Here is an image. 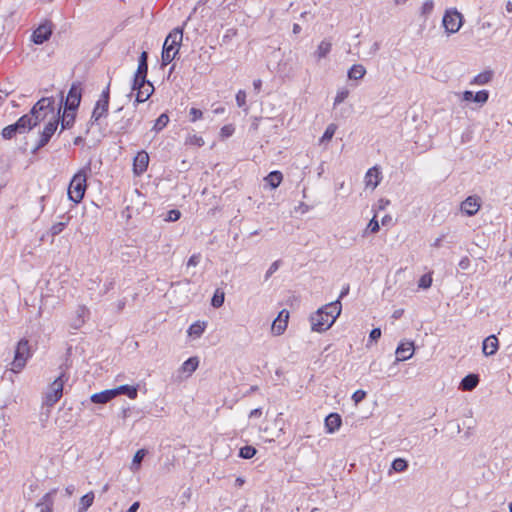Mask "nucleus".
Returning a JSON list of instances; mask_svg holds the SVG:
<instances>
[{
    "instance_id": "nucleus-1",
    "label": "nucleus",
    "mask_w": 512,
    "mask_h": 512,
    "mask_svg": "<svg viewBox=\"0 0 512 512\" xmlns=\"http://www.w3.org/2000/svg\"><path fill=\"white\" fill-rule=\"evenodd\" d=\"M90 168L88 166L79 169L70 180L67 195L70 201L80 203L87 190V179Z\"/></svg>"
},
{
    "instance_id": "nucleus-40",
    "label": "nucleus",
    "mask_w": 512,
    "mask_h": 512,
    "mask_svg": "<svg viewBox=\"0 0 512 512\" xmlns=\"http://www.w3.org/2000/svg\"><path fill=\"white\" fill-rule=\"evenodd\" d=\"M169 123V117L166 113L161 114L155 121L154 130L161 131Z\"/></svg>"
},
{
    "instance_id": "nucleus-23",
    "label": "nucleus",
    "mask_w": 512,
    "mask_h": 512,
    "mask_svg": "<svg viewBox=\"0 0 512 512\" xmlns=\"http://www.w3.org/2000/svg\"><path fill=\"white\" fill-rule=\"evenodd\" d=\"M115 397L118 395H127L130 399H136L138 396V386L121 385L114 388Z\"/></svg>"
},
{
    "instance_id": "nucleus-25",
    "label": "nucleus",
    "mask_w": 512,
    "mask_h": 512,
    "mask_svg": "<svg viewBox=\"0 0 512 512\" xmlns=\"http://www.w3.org/2000/svg\"><path fill=\"white\" fill-rule=\"evenodd\" d=\"M154 92V86L152 83L146 84L143 88L136 91V102L143 103L147 101Z\"/></svg>"
},
{
    "instance_id": "nucleus-30",
    "label": "nucleus",
    "mask_w": 512,
    "mask_h": 512,
    "mask_svg": "<svg viewBox=\"0 0 512 512\" xmlns=\"http://www.w3.org/2000/svg\"><path fill=\"white\" fill-rule=\"evenodd\" d=\"M95 495L92 491L81 497L78 512H86L93 504Z\"/></svg>"
},
{
    "instance_id": "nucleus-52",
    "label": "nucleus",
    "mask_w": 512,
    "mask_h": 512,
    "mask_svg": "<svg viewBox=\"0 0 512 512\" xmlns=\"http://www.w3.org/2000/svg\"><path fill=\"white\" fill-rule=\"evenodd\" d=\"M180 216L181 213L179 210H170L167 214V217L165 218V221L175 222L179 220Z\"/></svg>"
},
{
    "instance_id": "nucleus-13",
    "label": "nucleus",
    "mask_w": 512,
    "mask_h": 512,
    "mask_svg": "<svg viewBox=\"0 0 512 512\" xmlns=\"http://www.w3.org/2000/svg\"><path fill=\"white\" fill-rule=\"evenodd\" d=\"M289 318V312L287 310H282L278 317L273 321L271 326V331L274 335L279 336L284 333L287 328Z\"/></svg>"
},
{
    "instance_id": "nucleus-63",
    "label": "nucleus",
    "mask_w": 512,
    "mask_h": 512,
    "mask_svg": "<svg viewBox=\"0 0 512 512\" xmlns=\"http://www.w3.org/2000/svg\"><path fill=\"white\" fill-rule=\"evenodd\" d=\"M349 290H350L349 285L344 286V287L342 288V290H341V292H340V295H339V297H338V299H337V300H339V301H340L342 298H344L346 295H348Z\"/></svg>"
},
{
    "instance_id": "nucleus-17",
    "label": "nucleus",
    "mask_w": 512,
    "mask_h": 512,
    "mask_svg": "<svg viewBox=\"0 0 512 512\" xmlns=\"http://www.w3.org/2000/svg\"><path fill=\"white\" fill-rule=\"evenodd\" d=\"M499 348V341L495 335H489L482 343V352L485 356L494 355Z\"/></svg>"
},
{
    "instance_id": "nucleus-50",
    "label": "nucleus",
    "mask_w": 512,
    "mask_h": 512,
    "mask_svg": "<svg viewBox=\"0 0 512 512\" xmlns=\"http://www.w3.org/2000/svg\"><path fill=\"white\" fill-rule=\"evenodd\" d=\"M280 263V260H276L270 265V267L266 271L265 280H268L279 269Z\"/></svg>"
},
{
    "instance_id": "nucleus-16",
    "label": "nucleus",
    "mask_w": 512,
    "mask_h": 512,
    "mask_svg": "<svg viewBox=\"0 0 512 512\" xmlns=\"http://www.w3.org/2000/svg\"><path fill=\"white\" fill-rule=\"evenodd\" d=\"M460 208L466 215H474L480 208V199L476 196H469L461 203Z\"/></svg>"
},
{
    "instance_id": "nucleus-2",
    "label": "nucleus",
    "mask_w": 512,
    "mask_h": 512,
    "mask_svg": "<svg viewBox=\"0 0 512 512\" xmlns=\"http://www.w3.org/2000/svg\"><path fill=\"white\" fill-rule=\"evenodd\" d=\"M183 38V30L180 28L173 29L166 37L162 50V64H170L179 52Z\"/></svg>"
},
{
    "instance_id": "nucleus-5",
    "label": "nucleus",
    "mask_w": 512,
    "mask_h": 512,
    "mask_svg": "<svg viewBox=\"0 0 512 512\" xmlns=\"http://www.w3.org/2000/svg\"><path fill=\"white\" fill-rule=\"evenodd\" d=\"M65 382V372H62L49 386L45 393L43 405L54 406L63 395V387Z\"/></svg>"
},
{
    "instance_id": "nucleus-10",
    "label": "nucleus",
    "mask_w": 512,
    "mask_h": 512,
    "mask_svg": "<svg viewBox=\"0 0 512 512\" xmlns=\"http://www.w3.org/2000/svg\"><path fill=\"white\" fill-rule=\"evenodd\" d=\"M149 154L145 150L137 152L133 159V173L136 176H140L145 173L149 165Z\"/></svg>"
},
{
    "instance_id": "nucleus-8",
    "label": "nucleus",
    "mask_w": 512,
    "mask_h": 512,
    "mask_svg": "<svg viewBox=\"0 0 512 512\" xmlns=\"http://www.w3.org/2000/svg\"><path fill=\"white\" fill-rule=\"evenodd\" d=\"M320 308L310 316L312 331L324 332L328 330L333 324L329 318H326Z\"/></svg>"
},
{
    "instance_id": "nucleus-31",
    "label": "nucleus",
    "mask_w": 512,
    "mask_h": 512,
    "mask_svg": "<svg viewBox=\"0 0 512 512\" xmlns=\"http://www.w3.org/2000/svg\"><path fill=\"white\" fill-rule=\"evenodd\" d=\"M366 74V69L361 64H354L348 71V77L350 79L359 80L362 79Z\"/></svg>"
},
{
    "instance_id": "nucleus-4",
    "label": "nucleus",
    "mask_w": 512,
    "mask_h": 512,
    "mask_svg": "<svg viewBox=\"0 0 512 512\" xmlns=\"http://www.w3.org/2000/svg\"><path fill=\"white\" fill-rule=\"evenodd\" d=\"M32 355L33 352L29 341L26 338L19 340L15 348L14 359L11 362V371L13 373H20Z\"/></svg>"
},
{
    "instance_id": "nucleus-55",
    "label": "nucleus",
    "mask_w": 512,
    "mask_h": 512,
    "mask_svg": "<svg viewBox=\"0 0 512 512\" xmlns=\"http://www.w3.org/2000/svg\"><path fill=\"white\" fill-rule=\"evenodd\" d=\"M201 261V254H193L187 261V267L197 266Z\"/></svg>"
},
{
    "instance_id": "nucleus-9",
    "label": "nucleus",
    "mask_w": 512,
    "mask_h": 512,
    "mask_svg": "<svg viewBox=\"0 0 512 512\" xmlns=\"http://www.w3.org/2000/svg\"><path fill=\"white\" fill-rule=\"evenodd\" d=\"M443 25L447 32H457L462 26V15L456 10L447 11L443 17Z\"/></svg>"
},
{
    "instance_id": "nucleus-62",
    "label": "nucleus",
    "mask_w": 512,
    "mask_h": 512,
    "mask_svg": "<svg viewBox=\"0 0 512 512\" xmlns=\"http://www.w3.org/2000/svg\"><path fill=\"white\" fill-rule=\"evenodd\" d=\"M126 303H127L126 298L120 299V300L117 302V310H118V312L123 311V309H124V308H125V306H126Z\"/></svg>"
},
{
    "instance_id": "nucleus-6",
    "label": "nucleus",
    "mask_w": 512,
    "mask_h": 512,
    "mask_svg": "<svg viewBox=\"0 0 512 512\" xmlns=\"http://www.w3.org/2000/svg\"><path fill=\"white\" fill-rule=\"evenodd\" d=\"M109 100H110V83L102 91L100 98L96 102V105L93 109L92 119L94 121H98L100 118L107 115L108 108H109Z\"/></svg>"
},
{
    "instance_id": "nucleus-26",
    "label": "nucleus",
    "mask_w": 512,
    "mask_h": 512,
    "mask_svg": "<svg viewBox=\"0 0 512 512\" xmlns=\"http://www.w3.org/2000/svg\"><path fill=\"white\" fill-rule=\"evenodd\" d=\"M15 126H17L19 132L22 133L35 127V122H33V117H31L30 114H26L18 119V121L15 123Z\"/></svg>"
},
{
    "instance_id": "nucleus-12",
    "label": "nucleus",
    "mask_w": 512,
    "mask_h": 512,
    "mask_svg": "<svg viewBox=\"0 0 512 512\" xmlns=\"http://www.w3.org/2000/svg\"><path fill=\"white\" fill-rule=\"evenodd\" d=\"M381 179H382V174H381L380 169L377 166H374V167L368 169V171L365 174V177H364L365 187L367 189L374 190L379 185Z\"/></svg>"
},
{
    "instance_id": "nucleus-28",
    "label": "nucleus",
    "mask_w": 512,
    "mask_h": 512,
    "mask_svg": "<svg viewBox=\"0 0 512 512\" xmlns=\"http://www.w3.org/2000/svg\"><path fill=\"white\" fill-rule=\"evenodd\" d=\"M199 365V359L197 357H190L180 367V371L187 373V376H190Z\"/></svg>"
},
{
    "instance_id": "nucleus-39",
    "label": "nucleus",
    "mask_w": 512,
    "mask_h": 512,
    "mask_svg": "<svg viewBox=\"0 0 512 512\" xmlns=\"http://www.w3.org/2000/svg\"><path fill=\"white\" fill-rule=\"evenodd\" d=\"M223 303H224V292L221 291L220 289H217L212 297L211 305L214 308H219L223 305Z\"/></svg>"
},
{
    "instance_id": "nucleus-48",
    "label": "nucleus",
    "mask_w": 512,
    "mask_h": 512,
    "mask_svg": "<svg viewBox=\"0 0 512 512\" xmlns=\"http://www.w3.org/2000/svg\"><path fill=\"white\" fill-rule=\"evenodd\" d=\"M349 95V90L346 89V88H342L340 89L337 94H336V97L334 99V105H338L340 103H342Z\"/></svg>"
},
{
    "instance_id": "nucleus-34",
    "label": "nucleus",
    "mask_w": 512,
    "mask_h": 512,
    "mask_svg": "<svg viewBox=\"0 0 512 512\" xmlns=\"http://www.w3.org/2000/svg\"><path fill=\"white\" fill-rule=\"evenodd\" d=\"M205 141L202 136L197 134H189L185 138V145L190 147H202Z\"/></svg>"
},
{
    "instance_id": "nucleus-21",
    "label": "nucleus",
    "mask_w": 512,
    "mask_h": 512,
    "mask_svg": "<svg viewBox=\"0 0 512 512\" xmlns=\"http://www.w3.org/2000/svg\"><path fill=\"white\" fill-rule=\"evenodd\" d=\"M479 383V376L477 374H468L460 382L459 388L462 391H472Z\"/></svg>"
},
{
    "instance_id": "nucleus-43",
    "label": "nucleus",
    "mask_w": 512,
    "mask_h": 512,
    "mask_svg": "<svg viewBox=\"0 0 512 512\" xmlns=\"http://www.w3.org/2000/svg\"><path fill=\"white\" fill-rule=\"evenodd\" d=\"M392 468L396 472H403L408 468V463L402 458H397L392 462Z\"/></svg>"
},
{
    "instance_id": "nucleus-22",
    "label": "nucleus",
    "mask_w": 512,
    "mask_h": 512,
    "mask_svg": "<svg viewBox=\"0 0 512 512\" xmlns=\"http://www.w3.org/2000/svg\"><path fill=\"white\" fill-rule=\"evenodd\" d=\"M115 398L113 389L104 390L91 396V401L96 404H105Z\"/></svg>"
},
{
    "instance_id": "nucleus-47",
    "label": "nucleus",
    "mask_w": 512,
    "mask_h": 512,
    "mask_svg": "<svg viewBox=\"0 0 512 512\" xmlns=\"http://www.w3.org/2000/svg\"><path fill=\"white\" fill-rule=\"evenodd\" d=\"M235 131V127L233 124H227V125H224L221 129H220V137L222 139H226L230 136L233 135Z\"/></svg>"
},
{
    "instance_id": "nucleus-59",
    "label": "nucleus",
    "mask_w": 512,
    "mask_h": 512,
    "mask_svg": "<svg viewBox=\"0 0 512 512\" xmlns=\"http://www.w3.org/2000/svg\"><path fill=\"white\" fill-rule=\"evenodd\" d=\"M114 285H115L114 279H111V280L105 282L104 283V291H103V293L104 294L108 293L110 290H112L114 288Z\"/></svg>"
},
{
    "instance_id": "nucleus-56",
    "label": "nucleus",
    "mask_w": 512,
    "mask_h": 512,
    "mask_svg": "<svg viewBox=\"0 0 512 512\" xmlns=\"http://www.w3.org/2000/svg\"><path fill=\"white\" fill-rule=\"evenodd\" d=\"M434 8V3L432 0H427L422 5V13L423 14H429Z\"/></svg>"
},
{
    "instance_id": "nucleus-58",
    "label": "nucleus",
    "mask_w": 512,
    "mask_h": 512,
    "mask_svg": "<svg viewBox=\"0 0 512 512\" xmlns=\"http://www.w3.org/2000/svg\"><path fill=\"white\" fill-rule=\"evenodd\" d=\"M470 264V259L467 256H465L459 261L458 266L462 270H467L470 267Z\"/></svg>"
},
{
    "instance_id": "nucleus-36",
    "label": "nucleus",
    "mask_w": 512,
    "mask_h": 512,
    "mask_svg": "<svg viewBox=\"0 0 512 512\" xmlns=\"http://www.w3.org/2000/svg\"><path fill=\"white\" fill-rule=\"evenodd\" d=\"M63 227L64 226H51L46 234L41 235L40 242L50 241L52 243L54 237L62 232Z\"/></svg>"
},
{
    "instance_id": "nucleus-54",
    "label": "nucleus",
    "mask_w": 512,
    "mask_h": 512,
    "mask_svg": "<svg viewBox=\"0 0 512 512\" xmlns=\"http://www.w3.org/2000/svg\"><path fill=\"white\" fill-rule=\"evenodd\" d=\"M236 102L239 107H243L246 104V93L243 90H239L236 94Z\"/></svg>"
},
{
    "instance_id": "nucleus-3",
    "label": "nucleus",
    "mask_w": 512,
    "mask_h": 512,
    "mask_svg": "<svg viewBox=\"0 0 512 512\" xmlns=\"http://www.w3.org/2000/svg\"><path fill=\"white\" fill-rule=\"evenodd\" d=\"M60 110L58 112L55 111L54 100L52 98H42L40 99L31 110V117H33V122H35V126L38 125L42 121H49L55 116L59 115Z\"/></svg>"
},
{
    "instance_id": "nucleus-24",
    "label": "nucleus",
    "mask_w": 512,
    "mask_h": 512,
    "mask_svg": "<svg viewBox=\"0 0 512 512\" xmlns=\"http://www.w3.org/2000/svg\"><path fill=\"white\" fill-rule=\"evenodd\" d=\"M76 118V110L64 108L61 118L62 129H69L74 125Z\"/></svg>"
},
{
    "instance_id": "nucleus-38",
    "label": "nucleus",
    "mask_w": 512,
    "mask_h": 512,
    "mask_svg": "<svg viewBox=\"0 0 512 512\" xmlns=\"http://www.w3.org/2000/svg\"><path fill=\"white\" fill-rule=\"evenodd\" d=\"M256 453L257 450L255 447L246 445L240 448L239 457L243 459H251L252 457L255 456Z\"/></svg>"
},
{
    "instance_id": "nucleus-37",
    "label": "nucleus",
    "mask_w": 512,
    "mask_h": 512,
    "mask_svg": "<svg viewBox=\"0 0 512 512\" xmlns=\"http://www.w3.org/2000/svg\"><path fill=\"white\" fill-rule=\"evenodd\" d=\"M332 48V44L330 41L323 40L317 47L316 55L319 59L326 57Z\"/></svg>"
},
{
    "instance_id": "nucleus-27",
    "label": "nucleus",
    "mask_w": 512,
    "mask_h": 512,
    "mask_svg": "<svg viewBox=\"0 0 512 512\" xmlns=\"http://www.w3.org/2000/svg\"><path fill=\"white\" fill-rule=\"evenodd\" d=\"M283 180V175L280 171L275 170L270 172L265 178L264 181L272 188H277Z\"/></svg>"
},
{
    "instance_id": "nucleus-45",
    "label": "nucleus",
    "mask_w": 512,
    "mask_h": 512,
    "mask_svg": "<svg viewBox=\"0 0 512 512\" xmlns=\"http://www.w3.org/2000/svg\"><path fill=\"white\" fill-rule=\"evenodd\" d=\"M432 285V276L431 274H424L418 281V287L422 289H428Z\"/></svg>"
},
{
    "instance_id": "nucleus-35",
    "label": "nucleus",
    "mask_w": 512,
    "mask_h": 512,
    "mask_svg": "<svg viewBox=\"0 0 512 512\" xmlns=\"http://www.w3.org/2000/svg\"><path fill=\"white\" fill-rule=\"evenodd\" d=\"M147 455V450L145 449H139L134 457H133V460H132V463H131V470L132 471H137L140 469L141 467V462L143 461L144 457Z\"/></svg>"
},
{
    "instance_id": "nucleus-61",
    "label": "nucleus",
    "mask_w": 512,
    "mask_h": 512,
    "mask_svg": "<svg viewBox=\"0 0 512 512\" xmlns=\"http://www.w3.org/2000/svg\"><path fill=\"white\" fill-rule=\"evenodd\" d=\"M262 415V409L256 408L250 411L249 417L250 418H259Z\"/></svg>"
},
{
    "instance_id": "nucleus-60",
    "label": "nucleus",
    "mask_w": 512,
    "mask_h": 512,
    "mask_svg": "<svg viewBox=\"0 0 512 512\" xmlns=\"http://www.w3.org/2000/svg\"><path fill=\"white\" fill-rule=\"evenodd\" d=\"M462 100L466 102L473 101V92L472 91H464L462 94Z\"/></svg>"
},
{
    "instance_id": "nucleus-33",
    "label": "nucleus",
    "mask_w": 512,
    "mask_h": 512,
    "mask_svg": "<svg viewBox=\"0 0 512 512\" xmlns=\"http://www.w3.org/2000/svg\"><path fill=\"white\" fill-rule=\"evenodd\" d=\"M443 242L454 244L456 242V236L450 233L442 234L437 237L431 245L435 248H439L443 245Z\"/></svg>"
},
{
    "instance_id": "nucleus-46",
    "label": "nucleus",
    "mask_w": 512,
    "mask_h": 512,
    "mask_svg": "<svg viewBox=\"0 0 512 512\" xmlns=\"http://www.w3.org/2000/svg\"><path fill=\"white\" fill-rule=\"evenodd\" d=\"M147 77L138 78V76L134 75L132 90L137 91L140 88H143L146 84L150 82L146 79Z\"/></svg>"
},
{
    "instance_id": "nucleus-19",
    "label": "nucleus",
    "mask_w": 512,
    "mask_h": 512,
    "mask_svg": "<svg viewBox=\"0 0 512 512\" xmlns=\"http://www.w3.org/2000/svg\"><path fill=\"white\" fill-rule=\"evenodd\" d=\"M56 490L53 489L47 492L37 503V507H39V512H52L54 505V495Z\"/></svg>"
},
{
    "instance_id": "nucleus-18",
    "label": "nucleus",
    "mask_w": 512,
    "mask_h": 512,
    "mask_svg": "<svg viewBox=\"0 0 512 512\" xmlns=\"http://www.w3.org/2000/svg\"><path fill=\"white\" fill-rule=\"evenodd\" d=\"M80 101L81 91L77 87L72 86L66 98L65 108L76 110L80 104Z\"/></svg>"
},
{
    "instance_id": "nucleus-51",
    "label": "nucleus",
    "mask_w": 512,
    "mask_h": 512,
    "mask_svg": "<svg viewBox=\"0 0 512 512\" xmlns=\"http://www.w3.org/2000/svg\"><path fill=\"white\" fill-rule=\"evenodd\" d=\"M148 73V64L138 63L137 70L135 72V75L138 76V78L147 77Z\"/></svg>"
},
{
    "instance_id": "nucleus-42",
    "label": "nucleus",
    "mask_w": 512,
    "mask_h": 512,
    "mask_svg": "<svg viewBox=\"0 0 512 512\" xmlns=\"http://www.w3.org/2000/svg\"><path fill=\"white\" fill-rule=\"evenodd\" d=\"M336 130H337V126L335 124L332 123V124L328 125L322 138H321V142L330 141L332 139V137L334 136Z\"/></svg>"
},
{
    "instance_id": "nucleus-7",
    "label": "nucleus",
    "mask_w": 512,
    "mask_h": 512,
    "mask_svg": "<svg viewBox=\"0 0 512 512\" xmlns=\"http://www.w3.org/2000/svg\"><path fill=\"white\" fill-rule=\"evenodd\" d=\"M53 24L51 21L46 20L41 23L32 33V41L35 44H43L52 35Z\"/></svg>"
},
{
    "instance_id": "nucleus-29",
    "label": "nucleus",
    "mask_w": 512,
    "mask_h": 512,
    "mask_svg": "<svg viewBox=\"0 0 512 512\" xmlns=\"http://www.w3.org/2000/svg\"><path fill=\"white\" fill-rule=\"evenodd\" d=\"M493 72L491 70L483 71L477 74L470 82L471 85H485L492 80Z\"/></svg>"
},
{
    "instance_id": "nucleus-41",
    "label": "nucleus",
    "mask_w": 512,
    "mask_h": 512,
    "mask_svg": "<svg viewBox=\"0 0 512 512\" xmlns=\"http://www.w3.org/2000/svg\"><path fill=\"white\" fill-rule=\"evenodd\" d=\"M488 98H489V92L487 90H480V91L476 92L475 94L473 93V101L474 102L484 104L488 101Z\"/></svg>"
},
{
    "instance_id": "nucleus-57",
    "label": "nucleus",
    "mask_w": 512,
    "mask_h": 512,
    "mask_svg": "<svg viewBox=\"0 0 512 512\" xmlns=\"http://www.w3.org/2000/svg\"><path fill=\"white\" fill-rule=\"evenodd\" d=\"M381 337V329L380 328H374L371 330L369 334V340L370 341H377Z\"/></svg>"
},
{
    "instance_id": "nucleus-15",
    "label": "nucleus",
    "mask_w": 512,
    "mask_h": 512,
    "mask_svg": "<svg viewBox=\"0 0 512 512\" xmlns=\"http://www.w3.org/2000/svg\"><path fill=\"white\" fill-rule=\"evenodd\" d=\"M320 309L322 311H324L323 313H324L325 317L329 318L328 320H330L332 322V324H334V322L336 321V319L339 317V315L341 313L342 305L339 300H336V301H333L331 303L324 305Z\"/></svg>"
},
{
    "instance_id": "nucleus-53",
    "label": "nucleus",
    "mask_w": 512,
    "mask_h": 512,
    "mask_svg": "<svg viewBox=\"0 0 512 512\" xmlns=\"http://www.w3.org/2000/svg\"><path fill=\"white\" fill-rule=\"evenodd\" d=\"M365 397H366V392L364 390H357L352 395V399L356 404L363 401L365 399Z\"/></svg>"
},
{
    "instance_id": "nucleus-44",
    "label": "nucleus",
    "mask_w": 512,
    "mask_h": 512,
    "mask_svg": "<svg viewBox=\"0 0 512 512\" xmlns=\"http://www.w3.org/2000/svg\"><path fill=\"white\" fill-rule=\"evenodd\" d=\"M19 131L17 126L15 124L8 125L2 130V136L5 139H11L16 135V133Z\"/></svg>"
},
{
    "instance_id": "nucleus-49",
    "label": "nucleus",
    "mask_w": 512,
    "mask_h": 512,
    "mask_svg": "<svg viewBox=\"0 0 512 512\" xmlns=\"http://www.w3.org/2000/svg\"><path fill=\"white\" fill-rule=\"evenodd\" d=\"M189 115H190V121L191 122H196V121L202 119L203 112L200 109H198V108L192 107L189 110Z\"/></svg>"
},
{
    "instance_id": "nucleus-11",
    "label": "nucleus",
    "mask_w": 512,
    "mask_h": 512,
    "mask_svg": "<svg viewBox=\"0 0 512 512\" xmlns=\"http://www.w3.org/2000/svg\"><path fill=\"white\" fill-rule=\"evenodd\" d=\"M58 124H59V115L55 116V118L50 119L46 123V125L40 135V139H39V143H38L39 147L45 146L50 141L51 137L54 135L55 131L57 130Z\"/></svg>"
},
{
    "instance_id": "nucleus-20",
    "label": "nucleus",
    "mask_w": 512,
    "mask_h": 512,
    "mask_svg": "<svg viewBox=\"0 0 512 512\" xmlns=\"http://www.w3.org/2000/svg\"><path fill=\"white\" fill-rule=\"evenodd\" d=\"M342 418L338 413H330L325 418V428L327 433H334L341 427Z\"/></svg>"
},
{
    "instance_id": "nucleus-14",
    "label": "nucleus",
    "mask_w": 512,
    "mask_h": 512,
    "mask_svg": "<svg viewBox=\"0 0 512 512\" xmlns=\"http://www.w3.org/2000/svg\"><path fill=\"white\" fill-rule=\"evenodd\" d=\"M396 361H405L414 354V343L412 341L401 342L396 349Z\"/></svg>"
},
{
    "instance_id": "nucleus-32",
    "label": "nucleus",
    "mask_w": 512,
    "mask_h": 512,
    "mask_svg": "<svg viewBox=\"0 0 512 512\" xmlns=\"http://www.w3.org/2000/svg\"><path fill=\"white\" fill-rule=\"evenodd\" d=\"M205 328H206L205 322L197 321L190 325L187 332H188L189 336L197 338V337H200L204 333Z\"/></svg>"
},
{
    "instance_id": "nucleus-64",
    "label": "nucleus",
    "mask_w": 512,
    "mask_h": 512,
    "mask_svg": "<svg viewBox=\"0 0 512 512\" xmlns=\"http://www.w3.org/2000/svg\"><path fill=\"white\" fill-rule=\"evenodd\" d=\"M139 506H140V503L139 502H134L127 510V512H137V510L139 509Z\"/></svg>"
}]
</instances>
